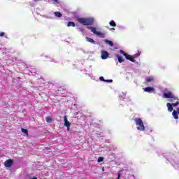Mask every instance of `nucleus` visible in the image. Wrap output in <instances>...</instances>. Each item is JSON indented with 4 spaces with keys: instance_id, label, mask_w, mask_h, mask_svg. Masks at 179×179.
I'll return each mask as SVG.
<instances>
[{
    "instance_id": "obj_1",
    "label": "nucleus",
    "mask_w": 179,
    "mask_h": 179,
    "mask_svg": "<svg viewBox=\"0 0 179 179\" xmlns=\"http://www.w3.org/2000/svg\"><path fill=\"white\" fill-rule=\"evenodd\" d=\"M77 21L78 23L80 24H83V26H92L93 23H94V20L93 18H84V17H80V18H77Z\"/></svg>"
},
{
    "instance_id": "obj_2",
    "label": "nucleus",
    "mask_w": 179,
    "mask_h": 179,
    "mask_svg": "<svg viewBox=\"0 0 179 179\" xmlns=\"http://www.w3.org/2000/svg\"><path fill=\"white\" fill-rule=\"evenodd\" d=\"M134 122L136 123L138 131H145V124H143V121L142 120V119H141V117L135 118Z\"/></svg>"
},
{
    "instance_id": "obj_3",
    "label": "nucleus",
    "mask_w": 179,
    "mask_h": 179,
    "mask_svg": "<svg viewBox=\"0 0 179 179\" xmlns=\"http://www.w3.org/2000/svg\"><path fill=\"white\" fill-rule=\"evenodd\" d=\"M120 53L124 55L126 59H129V61H131V62H135V60L134 59V58H137V57H139L141 55V53L139 52L138 53L134 54L133 56L128 55L124 50H120Z\"/></svg>"
},
{
    "instance_id": "obj_4",
    "label": "nucleus",
    "mask_w": 179,
    "mask_h": 179,
    "mask_svg": "<svg viewBox=\"0 0 179 179\" xmlns=\"http://www.w3.org/2000/svg\"><path fill=\"white\" fill-rule=\"evenodd\" d=\"M87 29L89 30H91L94 34H96V36H99V37H101V38H106V34L103 33L101 32L100 31H97V29L93 27H87Z\"/></svg>"
},
{
    "instance_id": "obj_5",
    "label": "nucleus",
    "mask_w": 179,
    "mask_h": 179,
    "mask_svg": "<svg viewBox=\"0 0 179 179\" xmlns=\"http://www.w3.org/2000/svg\"><path fill=\"white\" fill-rule=\"evenodd\" d=\"M164 97L165 99H174V94L171 92H167L164 93Z\"/></svg>"
},
{
    "instance_id": "obj_6",
    "label": "nucleus",
    "mask_w": 179,
    "mask_h": 179,
    "mask_svg": "<svg viewBox=\"0 0 179 179\" xmlns=\"http://www.w3.org/2000/svg\"><path fill=\"white\" fill-rule=\"evenodd\" d=\"M13 165V161L11 159H9L4 162L5 167H7V168L12 167Z\"/></svg>"
},
{
    "instance_id": "obj_7",
    "label": "nucleus",
    "mask_w": 179,
    "mask_h": 179,
    "mask_svg": "<svg viewBox=\"0 0 179 179\" xmlns=\"http://www.w3.org/2000/svg\"><path fill=\"white\" fill-rule=\"evenodd\" d=\"M43 59L44 61H46L47 62H55L57 63V62L55 61L54 59L47 56V55H45V56H43Z\"/></svg>"
},
{
    "instance_id": "obj_8",
    "label": "nucleus",
    "mask_w": 179,
    "mask_h": 179,
    "mask_svg": "<svg viewBox=\"0 0 179 179\" xmlns=\"http://www.w3.org/2000/svg\"><path fill=\"white\" fill-rule=\"evenodd\" d=\"M101 57L102 59H107L108 58V52L106 50H102Z\"/></svg>"
},
{
    "instance_id": "obj_9",
    "label": "nucleus",
    "mask_w": 179,
    "mask_h": 179,
    "mask_svg": "<svg viewBox=\"0 0 179 179\" xmlns=\"http://www.w3.org/2000/svg\"><path fill=\"white\" fill-rule=\"evenodd\" d=\"M64 127H71V122L68 121V117H66V116L64 117Z\"/></svg>"
},
{
    "instance_id": "obj_10",
    "label": "nucleus",
    "mask_w": 179,
    "mask_h": 179,
    "mask_svg": "<svg viewBox=\"0 0 179 179\" xmlns=\"http://www.w3.org/2000/svg\"><path fill=\"white\" fill-rule=\"evenodd\" d=\"M155 90L152 87H148L144 89V92H148V93H152Z\"/></svg>"
},
{
    "instance_id": "obj_11",
    "label": "nucleus",
    "mask_w": 179,
    "mask_h": 179,
    "mask_svg": "<svg viewBox=\"0 0 179 179\" xmlns=\"http://www.w3.org/2000/svg\"><path fill=\"white\" fill-rule=\"evenodd\" d=\"M115 57H116V58H117L118 62H120V64H122V62H124V59H122V57H121V56H120V55L116 54V55H115Z\"/></svg>"
},
{
    "instance_id": "obj_12",
    "label": "nucleus",
    "mask_w": 179,
    "mask_h": 179,
    "mask_svg": "<svg viewBox=\"0 0 179 179\" xmlns=\"http://www.w3.org/2000/svg\"><path fill=\"white\" fill-rule=\"evenodd\" d=\"M166 107H168V111H169V113H171V111H173V105H171V103H167Z\"/></svg>"
},
{
    "instance_id": "obj_13",
    "label": "nucleus",
    "mask_w": 179,
    "mask_h": 179,
    "mask_svg": "<svg viewBox=\"0 0 179 179\" xmlns=\"http://www.w3.org/2000/svg\"><path fill=\"white\" fill-rule=\"evenodd\" d=\"M55 16H56V17H62V13L59 11H56L55 12Z\"/></svg>"
},
{
    "instance_id": "obj_14",
    "label": "nucleus",
    "mask_w": 179,
    "mask_h": 179,
    "mask_svg": "<svg viewBox=\"0 0 179 179\" xmlns=\"http://www.w3.org/2000/svg\"><path fill=\"white\" fill-rule=\"evenodd\" d=\"M169 101L174 103V101H178V99L176 96L173 95V98H170Z\"/></svg>"
},
{
    "instance_id": "obj_15",
    "label": "nucleus",
    "mask_w": 179,
    "mask_h": 179,
    "mask_svg": "<svg viewBox=\"0 0 179 179\" xmlns=\"http://www.w3.org/2000/svg\"><path fill=\"white\" fill-rule=\"evenodd\" d=\"M172 115L175 118V120H178V115L177 114V111L173 110L172 113Z\"/></svg>"
},
{
    "instance_id": "obj_16",
    "label": "nucleus",
    "mask_w": 179,
    "mask_h": 179,
    "mask_svg": "<svg viewBox=\"0 0 179 179\" xmlns=\"http://www.w3.org/2000/svg\"><path fill=\"white\" fill-rule=\"evenodd\" d=\"M110 26H111L112 27H117V24L115 23V22L114 20H111L109 22Z\"/></svg>"
},
{
    "instance_id": "obj_17",
    "label": "nucleus",
    "mask_w": 179,
    "mask_h": 179,
    "mask_svg": "<svg viewBox=\"0 0 179 179\" xmlns=\"http://www.w3.org/2000/svg\"><path fill=\"white\" fill-rule=\"evenodd\" d=\"M153 77L150 76V77H148L145 78V80L148 83H150V82H153Z\"/></svg>"
},
{
    "instance_id": "obj_18",
    "label": "nucleus",
    "mask_w": 179,
    "mask_h": 179,
    "mask_svg": "<svg viewBox=\"0 0 179 179\" xmlns=\"http://www.w3.org/2000/svg\"><path fill=\"white\" fill-rule=\"evenodd\" d=\"M67 26H68V27H71V26L72 27H75L76 24H75V22L70 21L68 22Z\"/></svg>"
},
{
    "instance_id": "obj_19",
    "label": "nucleus",
    "mask_w": 179,
    "mask_h": 179,
    "mask_svg": "<svg viewBox=\"0 0 179 179\" xmlns=\"http://www.w3.org/2000/svg\"><path fill=\"white\" fill-rule=\"evenodd\" d=\"M22 134H25V135H27V136H29V131H27V129H22Z\"/></svg>"
},
{
    "instance_id": "obj_20",
    "label": "nucleus",
    "mask_w": 179,
    "mask_h": 179,
    "mask_svg": "<svg viewBox=\"0 0 179 179\" xmlns=\"http://www.w3.org/2000/svg\"><path fill=\"white\" fill-rule=\"evenodd\" d=\"M127 96V94L124 93V92H122L120 94V99H122V100H124L125 99V96Z\"/></svg>"
},
{
    "instance_id": "obj_21",
    "label": "nucleus",
    "mask_w": 179,
    "mask_h": 179,
    "mask_svg": "<svg viewBox=\"0 0 179 179\" xmlns=\"http://www.w3.org/2000/svg\"><path fill=\"white\" fill-rule=\"evenodd\" d=\"M105 43L106 44H108L109 45H114V43H113V41H111L105 40Z\"/></svg>"
},
{
    "instance_id": "obj_22",
    "label": "nucleus",
    "mask_w": 179,
    "mask_h": 179,
    "mask_svg": "<svg viewBox=\"0 0 179 179\" xmlns=\"http://www.w3.org/2000/svg\"><path fill=\"white\" fill-rule=\"evenodd\" d=\"M45 121H46V122H48L49 124H51V122H52V118H51V117H46L45 118Z\"/></svg>"
},
{
    "instance_id": "obj_23",
    "label": "nucleus",
    "mask_w": 179,
    "mask_h": 179,
    "mask_svg": "<svg viewBox=\"0 0 179 179\" xmlns=\"http://www.w3.org/2000/svg\"><path fill=\"white\" fill-rule=\"evenodd\" d=\"M179 101H176V103H171L172 107H177L178 106Z\"/></svg>"
},
{
    "instance_id": "obj_24",
    "label": "nucleus",
    "mask_w": 179,
    "mask_h": 179,
    "mask_svg": "<svg viewBox=\"0 0 179 179\" xmlns=\"http://www.w3.org/2000/svg\"><path fill=\"white\" fill-rule=\"evenodd\" d=\"M87 41H89V43H94V40L92 38H87Z\"/></svg>"
},
{
    "instance_id": "obj_25",
    "label": "nucleus",
    "mask_w": 179,
    "mask_h": 179,
    "mask_svg": "<svg viewBox=\"0 0 179 179\" xmlns=\"http://www.w3.org/2000/svg\"><path fill=\"white\" fill-rule=\"evenodd\" d=\"M103 160H104V158L100 157L98 158V163H101V162H103Z\"/></svg>"
},
{
    "instance_id": "obj_26",
    "label": "nucleus",
    "mask_w": 179,
    "mask_h": 179,
    "mask_svg": "<svg viewBox=\"0 0 179 179\" xmlns=\"http://www.w3.org/2000/svg\"><path fill=\"white\" fill-rule=\"evenodd\" d=\"M99 80H101V82H105L106 81V80L104 79V77H103V76H101L99 78Z\"/></svg>"
},
{
    "instance_id": "obj_27",
    "label": "nucleus",
    "mask_w": 179,
    "mask_h": 179,
    "mask_svg": "<svg viewBox=\"0 0 179 179\" xmlns=\"http://www.w3.org/2000/svg\"><path fill=\"white\" fill-rule=\"evenodd\" d=\"M104 82H107L108 83H113V80H105Z\"/></svg>"
},
{
    "instance_id": "obj_28",
    "label": "nucleus",
    "mask_w": 179,
    "mask_h": 179,
    "mask_svg": "<svg viewBox=\"0 0 179 179\" xmlns=\"http://www.w3.org/2000/svg\"><path fill=\"white\" fill-rule=\"evenodd\" d=\"M5 36V32H0V37H3Z\"/></svg>"
},
{
    "instance_id": "obj_29",
    "label": "nucleus",
    "mask_w": 179,
    "mask_h": 179,
    "mask_svg": "<svg viewBox=\"0 0 179 179\" xmlns=\"http://www.w3.org/2000/svg\"><path fill=\"white\" fill-rule=\"evenodd\" d=\"M121 176H122L121 173H117V179L121 178Z\"/></svg>"
},
{
    "instance_id": "obj_30",
    "label": "nucleus",
    "mask_w": 179,
    "mask_h": 179,
    "mask_svg": "<svg viewBox=\"0 0 179 179\" xmlns=\"http://www.w3.org/2000/svg\"><path fill=\"white\" fill-rule=\"evenodd\" d=\"M171 164H172V166H173V167H176V165L174 164L173 162H171Z\"/></svg>"
},
{
    "instance_id": "obj_31",
    "label": "nucleus",
    "mask_w": 179,
    "mask_h": 179,
    "mask_svg": "<svg viewBox=\"0 0 179 179\" xmlns=\"http://www.w3.org/2000/svg\"><path fill=\"white\" fill-rule=\"evenodd\" d=\"M55 2H56L57 3H59V1L58 0H53Z\"/></svg>"
},
{
    "instance_id": "obj_32",
    "label": "nucleus",
    "mask_w": 179,
    "mask_h": 179,
    "mask_svg": "<svg viewBox=\"0 0 179 179\" xmlns=\"http://www.w3.org/2000/svg\"><path fill=\"white\" fill-rule=\"evenodd\" d=\"M127 101H131V98L130 97L127 98Z\"/></svg>"
},
{
    "instance_id": "obj_33",
    "label": "nucleus",
    "mask_w": 179,
    "mask_h": 179,
    "mask_svg": "<svg viewBox=\"0 0 179 179\" xmlns=\"http://www.w3.org/2000/svg\"><path fill=\"white\" fill-rule=\"evenodd\" d=\"M66 128H67V131L70 130V127H66Z\"/></svg>"
},
{
    "instance_id": "obj_34",
    "label": "nucleus",
    "mask_w": 179,
    "mask_h": 179,
    "mask_svg": "<svg viewBox=\"0 0 179 179\" xmlns=\"http://www.w3.org/2000/svg\"><path fill=\"white\" fill-rule=\"evenodd\" d=\"M34 2H38V1H40V0H34Z\"/></svg>"
},
{
    "instance_id": "obj_35",
    "label": "nucleus",
    "mask_w": 179,
    "mask_h": 179,
    "mask_svg": "<svg viewBox=\"0 0 179 179\" xmlns=\"http://www.w3.org/2000/svg\"><path fill=\"white\" fill-rule=\"evenodd\" d=\"M178 114H179V107L178 108Z\"/></svg>"
},
{
    "instance_id": "obj_36",
    "label": "nucleus",
    "mask_w": 179,
    "mask_h": 179,
    "mask_svg": "<svg viewBox=\"0 0 179 179\" xmlns=\"http://www.w3.org/2000/svg\"><path fill=\"white\" fill-rule=\"evenodd\" d=\"M102 171H104V168L102 169Z\"/></svg>"
},
{
    "instance_id": "obj_37",
    "label": "nucleus",
    "mask_w": 179,
    "mask_h": 179,
    "mask_svg": "<svg viewBox=\"0 0 179 179\" xmlns=\"http://www.w3.org/2000/svg\"><path fill=\"white\" fill-rule=\"evenodd\" d=\"M110 47H114V45H111Z\"/></svg>"
}]
</instances>
